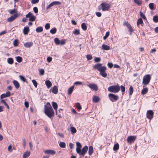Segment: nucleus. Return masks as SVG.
<instances>
[{
	"label": "nucleus",
	"instance_id": "f257e3e1",
	"mask_svg": "<svg viewBox=\"0 0 158 158\" xmlns=\"http://www.w3.org/2000/svg\"><path fill=\"white\" fill-rule=\"evenodd\" d=\"M44 112L49 118H51L55 115V112L49 102H47L45 105Z\"/></svg>",
	"mask_w": 158,
	"mask_h": 158
},
{
	"label": "nucleus",
	"instance_id": "f03ea898",
	"mask_svg": "<svg viewBox=\"0 0 158 158\" xmlns=\"http://www.w3.org/2000/svg\"><path fill=\"white\" fill-rule=\"evenodd\" d=\"M102 65L101 63L95 64L93 66V68L98 70L100 72V74L102 77H106L107 76L106 72V67L105 66H102Z\"/></svg>",
	"mask_w": 158,
	"mask_h": 158
},
{
	"label": "nucleus",
	"instance_id": "7ed1b4c3",
	"mask_svg": "<svg viewBox=\"0 0 158 158\" xmlns=\"http://www.w3.org/2000/svg\"><path fill=\"white\" fill-rule=\"evenodd\" d=\"M76 146L77 147L76 148V150L77 153L80 156H84L88 151V146H85L81 150V148L82 146L81 144L79 142H77L76 143Z\"/></svg>",
	"mask_w": 158,
	"mask_h": 158
},
{
	"label": "nucleus",
	"instance_id": "20e7f679",
	"mask_svg": "<svg viewBox=\"0 0 158 158\" xmlns=\"http://www.w3.org/2000/svg\"><path fill=\"white\" fill-rule=\"evenodd\" d=\"M110 7V5L109 4L103 2L98 7V10L99 11L101 10L103 11H108Z\"/></svg>",
	"mask_w": 158,
	"mask_h": 158
},
{
	"label": "nucleus",
	"instance_id": "39448f33",
	"mask_svg": "<svg viewBox=\"0 0 158 158\" xmlns=\"http://www.w3.org/2000/svg\"><path fill=\"white\" fill-rule=\"evenodd\" d=\"M151 78V76L149 74L146 75L143 77L142 81V84L143 85V87H145L147 85L149 84Z\"/></svg>",
	"mask_w": 158,
	"mask_h": 158
},
{
	"label": "nucleus",
	"instance_id": "423d86ee",
	"mask_svg": "<svg viewBox=\"0 0 158 158\" xmlns=\"http://www.w3.org/2000/svg\"><path fill=\"white\" fill-rule=\"evenodd\" d=\"M108 89L109 92L115 93L119 91L120 87L118 85H112L109 87Z\"/></svg>",
	"mask_w": 158,
	"mask_h": 158
},
{
	"label": "nucleus",
	"instance_id": "0eeeda50",
	"mask_svg": "<svg viewBox=\"0 0 158 158\" xmlns=\"http://www.w3.org/2000/svg\"><path fill=\"white\" fill-rule=\"evenodd\" d=\"M108 96L110 100L112 102L116 101L119 98L118 95L111 93L108 94Z\"/></svg>",
	"mask_w": 158,
	"mask_h": 158
},
{
	"label": "nucleus",
	"instance_id": "6e6552de",
	"mask_svg": "<svg viewBox=\"0 0 158 158\" xmlns=\"http://www.w3.org/2000/svg\"><path fill=\"white\" fill-rule=\"evenodd\" d=\"M91 89H92L95 91H97L98 89V87L97 85L94 83H90L89 85H87Z\"/></svg>",
	"mask_w": 158,
	"mask_h": 158
},
{
	"label": "nucleus",
	"instance_id": "1a4fd4ad",
	"mask_svg": "<svg viewBox=\"0 0 158 158\" xmlns=\"http://www.w3.org/2000/svg\"><path fill=\"white\" fill-rule=\"evenodd\" d=\"M136 139V137L135 136H130L128 137L127 139V141L129 143H131L134 142Z\"/></svg>",
	"mask_w": 158,
	"mask_h": 158
},
{
	"label": "nucleus",
	"instance_id": "9d476101",
	"mask_svg": "<svg viewBox=\"0 0 158 158\" xmlns=\"http://www.w3.org/2000/svg\"><path fill=\"white\" fill-rule=\"evenodd\" d=\"M18 16V14H14V15L11 16L7 20L8 22H11L15 19Z\"/></svg>",
	"mask_w": 158,
	"mask_h": 158
},
{
	"label": "nucleus",
	"instance_id": "9b49d317",
	"mask_svg": "<svg viewBox=\"0 0 158 158\" xmlns=\"http://www.w3.org/2000/svg\"><path fill=\"white\" fill-rule=\"evenodd\" d=\"M61 2L59 1H54L52 2L46 7V9L48 10L52 6L56 5H60Z\"/></svg>",
	"mask_w": 158,
	"mask_h": 158
},
{
	"label": "nucleus",
	"instance_id": "f8f14e48",
	"mask_svg": "<svg viewBox=\"0 0 158 158\" xmlns=\"http://www.w3.org/2000/svg\"><path fill=\"white\" fill-rule=\"evenodd\" d=\"M154 113L152 110H148L147 113V116L148 118L150 119H152L153 115Z\"/></svg>",
	"mask_w": 158,
	"mask_h": 158
},
{
	"label": "nucleus",
	"instance_id": "ddd939ff",
	"mask_svg": "<svg viewBox=\"0 0 158 158\" xmlns=\"http://www.w3.org/2000/svg\"><path fill=\"white\" fill-rule=\"evenodd\" d=\"M45 154H50L52 155H54L56 154V151L53 150H47L44 151Z\"/></svg>",
	"mask_w": 158,
	"mask_h": 158
},
{
	"label": "nucleus",
	"instance_id": "4468645a",
	"mask_svg": "<svg viewBox=\"0 0 158 158\" xmlns=\"http://www.w3.org/2000/svg\"><path fill=\"white\" fill-rule=\"evenodd\" d=\"M10 95V93L9 91L6 92V94H2L0 96L1 98L2 99L4 98L9 97Z\"/></svg>",
	"mask_w": 158,
	"mask_h": 158
},
{
	"label": "nucleus",
	"instance_id": "2eb2a0df",
	"mask_svg": "<svg viewBox=\"0 0 158 158\" xmlns=\"http://www.w3.org/2000/svg\"><path fill=\"white\" fill-rule=\"evenodd\" d=\"M124 25H125L129 29L130 32H131L133 31V30L130 24L128 22H126L124 23Z\"/></svg>",
	"mask_w": 158,
	"mask_h": 158
},
{
	"label": "nucleus",
	"instance_id": "dca6fc26",
	"mask_svg": "<svg viewBox=\"0 0 158 158\" xmlns=\"http://www.w3.org/2000/svg\"><path fill=\"white\" fill-rule=\"evenodd\" d=\"M33 45V43L32 42H26L24 44V46L26 48H30Z\"/></svg>",
	"mask_w": 158,
	"mask_h": 158
},
{
	"label": "nucleus",
	"instance_id": "f3484780",
	"mask_svg": "<svg viewBox=\"0 0 158 158\" xmlns=\"http://www.w3.org/2000/svg\"><path fill=\"white\" fill-rule=\"evenodd\" d=\"M52 106L53 107L54 109L56 111V114H57V109L58 108V105L57 103L55 102H52Z\"/></svg>",
	"mask_w": 158,
	"mask_h": 158
},
{
	"label": "nucleus",
	"instance_id": "a211bd4d",
	"mask_svg": "<svg viewBox=\"0 0 158 158\" xmlns=\"http://www.w3.org/2000/svg\"><path fill=\"white\" fill-rule=\"evenodd\" d=\"M93 101L95 103H97L99 102L100 98L98 96H94L93 98Z\"/></svg>",
	"mask_w": 158,
	"mask_h": 158
},
{
	"label": "nucleus",
	"instance_id": "6ab92c4d",
	"mask_svg": "<svg viewBox=\"0 0 158 158\" xmlns=\"http://www.w3.org/2000/svg\"><path fill=\"white\" fill-rule=\"evenodd\" d=\"M30 152L28 151H27L23 153V158H27L30 156Z\"/></svg>",
	"mask_w": 158,
	"mask_h": 158
},
{
	"label": "nucleus",
	"instance_id": "aec40b11",
	"mask_svg": "<svg viewBox=\"0 0 158 158\" xmlns=\"http://www.w3.org/2000/svg\"><path fill=\"white\" fill-rule=\"evenodd\" d=\"M102 49L105 50H109L110 49V47L109 46L104 44L102 45Z\"/></svg>",
	"mask_w": 158,
	"mask_h": 158
},
{
	"label": "nucleus",
	"instance_id": "412c9836",
	"mask_svg": "<svg viewBox=\"0 0 158 158\" xmlns=\"http://www.w3.org/2000/svg\"><path fill=\"white\" fill-rule=\"evenodd\" d=\"M45 83L47 88L49 89L52 85V83L49 80H47L45 82Z\"/></svg>",
	"mask_w": 158,
	"mask_h": 158
},
{
	"label": "nucleus",
	"instance_id": "4be33fe9",
	"mask_svg": "<svg viewBox=\"0 0 158 158\" xmlns=\"http://www.w3.org/2000/svg\"><path fill=\"white\" fill-rule=\"evenodd\" d=\"M94 151L93 148L92 146H89L88 150V153L89 156L91 155Z\"/></svg>",
	"mask_w": 158,
	"mask_h": 158
},
{
	"label": "nucleus",
	"instance_id": "5701e85b",
	"mask_svg": "<svg viewBox=\"0 0 158 158\" xmlns=\"http://www.w3.org/2000/svg\"><path fill=\"white\" fill-rule=\"evenodd\" d=\"M29 27H27L24 28L23 33L24 35H27L29 31Z\"/></svg>",
	"mask_w": 158,
	"mask_h": 158
},
{
	"label": "nucleus",
	"instance_id": "b1692460",
	"mask_svg": "<svg viewBox=\"0 0 158 158\" xmlns=\"http://www.w3.org/2000/svg\"><path fill=\"white\" fill-rule=\"evenodd\" d=\"M74 86L73 85L71 87L69 88L68 90V94L69 95L71 94L72 93L73 90L74 89Z\"/></svg>",
	"mask_w": 158,
	"mask_h": 158
},
{
	"label": "nucleus",
	"instance_id": "393cba45",
	"mask_svg": "<svg viewBox=\"0 0 158 158\" xmlns=\"http://www.w3.org/2000/svg\"><path fill=\"white\" fill-rule=\"evenodd\" d=\"M13 83L15 87L17 89H18L19 87V84L18 81L16 80L13 81Z\"/></svg>",
	"mask_w": 158,
	"mask_h": 158
},
{
	"label": "nucleus",
	"instance_id": "a878e982",
	"mask_svg": "<svg viewBox=\"0 0 158 158\" xmlns=\"http://www.w3.org/2000/svg\"><path fill=\"white\" fill-rule=\"evenodd\" d=\"M58 92V89L57 87L56 86H54L53 88L52 92L55 94H56Z\"/></svg>",
	"mask_w": 158,
	"mask_h": 158
},
{
	"label": "nucleus",
	"instance_id": "bb28decb",
	"mask_svg": "<svg viewBox=\"0 0 158 158\" xmlns=\"http://www.w3.org/2000/svg\"><path fill=\"white\" fill-rule=\"evenodd\" d=\"M143 20L141 18L139 19L137 21V26L138 27L139 25L140 24L143 25Z\"/></svg>",
	"mask_w": 158,
	"mask_h": 158
},
{
	"label": "nucleus",
	"instance_id": "cd10ccee",
	"mask_svg": "<svg viewBox=\"0 0 158 158\" xmlns=\"http://www.w3.org/2000/svg\"><path fill=\"white\" fill-rule=\"evenodd\" d=\"M148 92V89L147 87L143 88L141 92V94L142 95H144L147 93Z\"/></svg>",
	"mask_w": 158,
	"mask_h": 158
},
{
	"label": "nucleus",
	"instance_id": "c85d7f7f",
	"mask_svg": "<svg viewBox=\"0 0 158 158\" xmlns=\"http://www.w3.org/2000/svg\"><path fill=\"white\" fill-rule=\"evenodd\" d=\"M70 130L71 133L73 134L77 132L76 128L73 127H70Z\"/></svg>",
	"mask_w": 158,
	"mask_h": 158
},
{
	"label": "nucleus",
	"instance_id": "c756f323",
	"mask_svg": "<svg viewBox=\"0 0 158 158\" xmlns=\"http://www.w3.org/2000/svg\"><path fill=\"white\" fill-rule=\"evenodd\" d=\"M13 59L12 58H9L7 59V62L10 64H12L13 63Z\"/></svg>",
	"mask_w": 158,
	"mask_h": 158
},
{
	"label": "nucleus",
	"instance_id": "7c9ffc66",
	"mask_svg": "<svg viewBox=\"0 0 158 158\" xmlns=\"http://www.w3.org/2000/svg\"><path fill=\"white\" fill-rule=\"evenodd\" d=\"M73 33L75 35H79L80 34V31L79 29H75L73 32Z\"/></svg>",
	"mask_w": 158,
	"mask_h": 158
},
{
	"label": "nucleus",
	"instance_id": "2f4dec72",
	"mask_svg": "<svg viewBox=\"0 0 158 158\" xmlns=\"http://www.w3.org/2000/svg\"><path fill=\"white\" fill-rule=\"evenodd\" d=\"M36 30L37 32H41L43 31V28L41 27H39L36 28Z\"/></svg>",
	"mask_w": 158,
	"mask_h": 158
},
{
	"label": "nucleus",
	"instance_id": "473e14b6",
	"mask_svg": "<svg viewBox=\"0 0 158 158\" xmlns=\"http://www.w3.org/2000/svg\"><path fill=\"white\" fill-rule=\"evenodd\" d=\"M119 144L118 143H116V144H114L113 147V150L114 151H117V150L118 148H119Z\"/></svg>",
	"mask_w": 158,
	"mask_h": 158
},
{
	"label": "nucleus",
	"instance_id": "72a5a7b5",
	"mask_svg": "<svg viewBox=\"0 0 158 158\" xmlns=\"http://www.w3.org/2000/svg\"><path fill=\"white\" fill-rule=\"evenodd\" d=\"M81 27L83 30L85 31L86 30L87 27L85 23H83L81 24Z\"/></svg>",
	"mask_w": 158,
	"mask_h": 158
},
{
	"label": "nucleus",
	"instance_id": "f704fd0d",
	"mask_svg": "<svg viewBox=\"0 0 158 158\" xmlns=\"http://www.w3.org/2000/svg\"><path fill=\"white\" fill-rule=\"evenodd\" d=\"M133 92V89L132 86H131L129 87V95H131Z\"/></svg>",
	"mask_w": 158,
	"mask_h": 158
},
{
	"label": "nucleus",
	"instance_id": "c9c22d12",
	"mask_svg": "<svg viewBox=\"0 0 158 158\" xmlns=\"http://www.w3.org/2000/svg\"><path fill=\"white\" fill-rule=\"evenodd\" d=\"M134 2L138 5H140L142 3V1L141 0H133Z\"/></svg>",
	"mask_w": 158,
	"mask_h": 158
},
{
	"label": "nucleus",
	"instance_id": "e433bc0d",
	"mask_svg": "<svg viewBox=\"0 0 158 158\" xmlns=\"http://www.w3.org/2000/svg\"><path fill=\"white\" fill-rule=\"evenodd\" d=\"M9 13L11 15H12L14 13V14H18L17 10L15 9H14L12 10H10L9 11Z\"/></svg>",
	"mask_w": 158,
	"mask_h": 158
},
{
	"label": "nucleus",
	"instance_id": "4c0bfd02",
	"mask_svg": "<svg viewBox=\"0 0 158 158\" xmlns=\"http://www.w3.org/2000/svg\"><path fill=\"white\" fill-rule=\"evenodd\" d=\"M16 60L19 63H20L22 61V58L21 57L18 56L15 57Z\"/></svg>",
	"mask_w": 158,
	"mask_h": 158
},
{
	"label": "nucleus",
	"instance_id": "58836bf2",
	"mask_svg": "<svg viewBox=\"0 0 158 158\" xmlns=\"http://www.w3.org/2000/svg\"><path fill=\"white\" fill-rule=\"evenodd\" d=\"M56 32V29L55 27H54L51 29L50 30V32L52 34H55Z\"/></svg>",
	"mask_w": 158,
	"mask_h": 158
},
{
	"label": "nucleus",
	"instance_id": "ea45409f",
	"mask_svg": "<svg viewBox=\"0 0 158 158\" xmlns=\"http://www.w3.org/2000/svg\"><path fill=\"white\" fill-rule=\"evenodd\" d=\"M59 146L61 148H65L66 144L64 142H60L59 143Z\"/></svg>",
	"mask_w": 158,
	"mask_h": 158
},
{
	"label": "nucleus",
	"instance_id": "a19ab883",
	"mask_svg": "<svg viewBox=\"0 0 158 158\" xmlns=\"http://www.w3.org/2000/svg\"><path fill=\"white\" fill-rule=\"evenodd\" d=\"M60 40L57 38L54 39V41L56 45H59L60 44Z\"/></svg>",
	"mask_w": 158,
	"mask_h": 158
},
{
	"label": "nucleus",
	"instance_id": "79ce46f5",
	"mask_svg": "<svg viewBox=\"0 0 158 158\" xmlns=\"http://www.w3.org/2000/svg\"><path fill=\"white\" fill-rule=\"evenodd\" d=\"M153 21L155 23L158 22V16H154L153 18Z\"/></svg>",
	"mask_w": 158,
	"mask_h": 158
},
{
	"label": "nucleus",
	"instance_id": "37998d69",
	"mask_svg": "<svg viewBox=\"0 0 158 158\" xmlns=\"http://www.w3.org/2000/svg\"><path fill=\"white\" fill-rule=\"evenodd\" d=\"M120 88H121V91H122V94L123 95L124 94V92L125 91V89L124 86L123 85H121L120 87Z\"/></svg>",
	"mask_w": 158,
	"mask_h": 158
},
{
	"label": "nucleus",
	"instance_id": "c03bdc74",
	"mask_svg": "<svg viewBox=\"0 0 158 158\" xmlns=\"http://www.w3.org/2000/svg\"><path fill=\"white\" fill-rule=\"evenodd\" d=\"M154 3H151L149 4V7L151 10H153L154 9Z\"/></svg>",
	"mask_w": 158,
	"mask_h": 158
},
{
	"label": "nucleus",
	"instance_id": "a18cd8bd",
	"mask_svg": "<svg viewBox=\"0 0 158 158\" xmlns=\"http://www.w3.org/2000/svg\"><path fill=\"white\" fill-rule=\"evenodd\" d=\"M19 77L20 79L23 82L26 81V79L22 76L19 75Z\"/></svg>",
	"mask_w": 158,
	"mask_h": 158
},
{
	"label": "nucleus",
	"instance_id": "49530a36",
	"mask_svg": "<svg viewBox=\"0 0 158 158\" xmlns=\"http://www.w3.org/2000/svg\"><path fill=\"white\" fill-rule=\"evenodd\" d=\"M110 33L109 32H107L105 34V35L103 37V39L105 40L109 35Z\"/></svg>",
	"mask_w": 158,
	"mask_h": 158
},
{
	"label": "nucleus",
	"instance_id": "de8ad7c7",
	"mask_svg": "<svg viewBox=\"0 0 158 158\" xmlns=\"http://www.w3.org/2000/svg\"><path fill=\"white\" fill-rule=\"evenodd\" d=\"M76 107L79 110H80L81 109V106L80 104L78 102H77L76 104Z\"/></svg>",
	"mask_w": 158,
	"mask_h": 158
},
{
	"label": "nucleus",
	"instance_id": "09e8293b",
	"mask_svg": "<svg viewBox=\"0 0 158 158\" xmlns=\"http://www.w3.org/2000/svg\"><path fill=\"white\" fill-rule=\"evenodd\" d=\"M86 58L88 60H90L92 59V56L91 54L87 55Z\"/></svg>",
	"mask_w": 158,
	"mask_h": 158
},
{
	"label": "nucleus",
	"instance_id": "8fccbe9b",
	"mask_svg": "<svg viewBox=\"0 0 158 158\" xmlns=\"http://www.w3.org/2000/svg\"><path fill=\"white\" fill-rule=\"evenodd\" d=\"M35 19V16L33 15L31 17H30V18L29 19V20L30 21L33 22L34 21Z\"/></svg>",
	"mask_w": 158,
	"mask_h": 158
},
{
	"label": "nucleus",
	"instance_id": "3c124183",
	"mask_svg": "<svg viewBox=\"0 0 158 158\" xmlns=\"http://www.w3.org/2000/svg\"><path fill=\"white\" fill-rule=\"evenodd\" d=\"M32 81L33 85H34L35 87V88H36L38 84L36 81L35 80H32Z\"/></svg>",
	"mask_w": 158,
	"mask_h": 158
},
{
	"label": "nucleus",
	"instance_id": "603ef678",
	"mask_svg": "<svg viewBox=\"0 0 158 158\" xmlns=\"http://www.w3.org/2000/svg\"><path fill=\"white\" fill-rule=\"evenodd\" d=\"M40 72V74L41 75H43L44 74V71L43 69H40L39 70Z\"/></svg>",
	"mask_w": 158,
	"mask_h": 158
},
{
	"label": "nucleus",
	"instance_id": "864d4df0",
	"mask_svg": "<svg viewBox=\"0 0 158 158\" xmlns=\"http://www.w3.org/2000/svg\"><path fill=\"white\" fill-rule=\"evenodd\" d=\"M33 15L32 13L31 12H29L26 15V17L27 18H30V17H31Z\"/></svg>",
	"mask_w": 158,
	"mask_h": 158
},
{
	"label": "nucleus",
	"instance_id": "5fc2aeb1",
	"mask_svg": "<svg viewBox=\"0 0 158 158\" xmlns=\"http://www.w3.org/2000/svg\"><path fill=\"white\" fill-rule=\"evenodd\" d=\"M101 60V59L100 57H95L94 59V61L95 62H99Z\"/></svg>",
	"mask_w": 158,
	"mask_h": 158
},
{
	"label": "nucleus",
	"instance_id": "6e6d98bb",
	"mask_svg": "<svg viewBox=\"0 0 158 158\" xmlns=\"http://www.w3.org/2000/svg\"><path fill=\"white\" fill-rule=\"evenodd\" d=\"M140 16L143 19H146V18L145 15L141 12H140Z\"/></svg>",
	"mask_w": 158,
	"mask_h": 158
},
{
	"label": "nucleus",
	"instance_id": "4d7b16f0",
	"mask_svg": "<svg viewBox=\"0 0 158 158\" xmlns=\"http://www.w3.org/2000/svg\"><path fill=\"white\" fill-rule=\"evenodd\" d=\"M45 28L46 30L49 29L50 28V25L49 23H47L45 26Z\"/></svg>",
	"mask_w": 158,
	"mask_h": 158
},
{
	"label": "nucleus",
	"instance_id": "13d9d810",
	"mask_svg": "<svg viewBox=\"0 0 158 158\" xmlns=\"http://www.w3.org/2000/svg\"><path fill=\"white\" fill-rule=\"evenodd\" d=\"M33 10L34 12L36 14V13H38V8L37 7H34L33 8Z\"/></svg>",
	"mask_w": 158,
	"mask_h": 158
},
{
	"label": "nucleus",
	"instance_id": "bf43d9fd",
	"mask_svg": "<svg viewBox=\"0 0 158 158\" xmlns=\"http://www.w3.org/2000/svg\"><path fill=\"white\" fill-rule=\"evenodd\" d=\"M52 58L51 57H48L47 58V61L48 63L50 62L52 60Z\"/></svg>",
	"mask_w": 158,
	"mask_h": 158
},
{
	"label": "nucleus",
	"instance_id": "052dcab7",
	"mask_svg": "<svg viewBox=\"0 0 158 158\" xmlns=\"http://www.w3.org/2000/svg\"><path fill=\"white\" fill-rule=\"evenodd\" d=\"M14 45L15 46H16L18 45V41L17 40H14Z\"/></svg>",
	"mask_w": 158,
	"mask_h": 158
},
{
	"label": "nucleus",
	"instance_id": "680f3d73",
	"mask_svg": "<svg viewBox=\"0 0 158 158\" xmlns=\"http://www.w3.org/2000/svg\"><path fill=\"white\" fill-rule=\"evenodd\" d=\"M65 41L64 40H62L60 41V44L61 45H64L65 43Z\"/></svg>",
	"mask_w": 158,
	"mask_h": 158
},
{
	"label": "nucleus",
	"instance_id": "e2e57ef3",
	"mask_svg": "<svg viewBox=\"0 0 158 158\" xmlns=\"http://www.w3.org/2000/svg\"><path fill=\"white\" fill-rule=\"evenodd\" d=\"M39 1V0H32L31 2L33 4H35L37 3Z\"/></svg>",
	"mask_w": 158,
	"mask_h": 158
},
{
	"label": "nucleus",
	"instance_id": "0e129e2a",
	"mask_svg": "<svg viewBox=\"0 0 158 158\" xmlns=\"http://www.w3.org/2000/svg\"><path fill=\"white\" fill-rule=\"evenodd\" d=\"M74 85H82L83 83L81 81H76L74 83Z\"/></svg>",
	"mask_w": 158,
	"mask_h": 158
},
{
	"label": "nucleus",
	"instance_id": "69168bd1",
	"mask_svg": "<svg viewBox=\"0 0 158 158\" xmlns=\"http://www.w3.org/2000/svg\"><path fill=\"white\" fill-rule=\"evenodd\" d=\"M24 105L26 108H28L29 106V104L28 102H24Z\"/></svg>",
	"mask_w": 158,
	"mask_h": 158
},
{
	"label": "nucleus",
	"instance_id": "338daca9",
	"mask_svg": "<svg viewBox=\"0 0 158 158\" xmlns=\"http://www.w3.org/2000/svg\"><path fill=\"white\" fill-rule=\"evenodd\" d=\"M96 15H97V16L98 17H101L102 15L101 13V12H96Z\"/></svg>",
	"mask_w": 158,
	"mask_h": 158
},
{
	"label": "nucleus",
	"instance_id": "774afa93",
	"mask_svg": "<svg viewBox=\"0 0 158 158\" xmlns=\"http://www.w3.org/2000/svg\"><path fill=\"white\" fill-rule=\"evenodd\" d=\"M11 148H12L11 145V144H10L9 145V146H8V148H7L8 150L10 152H11L12 151Z\"/></svg>",
	"mask_w": 158,
	"mask_h": 158
}]
</instances>
